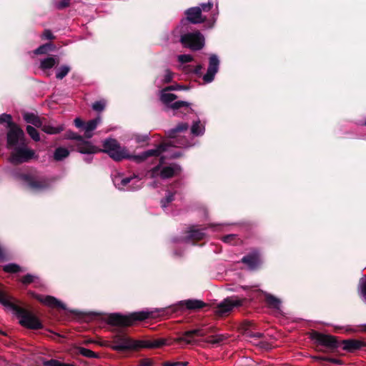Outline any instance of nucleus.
<instances>
[{
	"mask_svg": "<svg viewBox=\"0 0 366 366\" xmlns=\"http://www.w3.org/2000/svg\"><path fill=\"white\" fill-rule=\"evenodd\" d=\"M103 146L104 149H102V152L107 153L115 161H121L124 159L132 157L137 162H142L152 156H159L166 152L169 147V144H162L155 149L144 152L140 155L131 157L127 149L125 147H121L115 139H109L105 140Z\"/></svg>",
	"mask_w": 366,
	"mask_h": 366,
	"instance_id": "f257e3e1",
	"label": "nucleus"
},
{
	"mask_svg": "<svg viewBox=\"0 0 366 366\" xmlns=\"http://www.w3.org/2000/svg\"><path fill=\"white\" fill-rule=\"evenodd\" d=\"M0 302L15 310L20 317L19 322L21 325L30 329L36 330L41 327L39 320L32 314L21 308L15 307L9 300V297L0 290Z\"/></svg>",
	"mask_w": 366,
	"mask_h": 366,
	"instance_id": "f03ea898",
	"label": "nucleus"
},
{
	"mask_svg": "<svg viewBox=\"0 0 366 366\" xmlns=\"http://www.w3.org/2000/svg\"><path fill=\"white\" fill-rule=\"evenodd\" d=\"M164 158L160 159L159 165L153 167L147 174L150 178H156L160 177L162 179H169L178 176L182 171L181 167L177 164H171L169 165L161 166L163 163Z\"/></svg>",
	"mask_w": 366,
	"mask_h": 366,
	"instance_id": "7ed1b4c3",
	"label": "nucleus"
},
{
	"mask_svg": "<svg viewBox=\"0 0 366 366\" xmlns=\"http://www.w3.org/2000/svg\"><path fill=\"white\" fill-rule=\"evenodd\" d=\"M149 315L146 312L134 313L129 316L113 314L109 317V322L117 326H130L136 320L147 319Z\"/></svg>",
	"mask_w": 366,
	"mask_h": 366,
	"instance_id": "20e7f679",
	"label": "nucleus"
},
{
	"mask_svg": "<svg viewBox=\"0 0 366 366\" xmlns=\"http://www.w3.org/2000/svg\"><path fill=\"white\" fill-rule=\"evenodd\" d=\"M180 41L192 50H200L204 45V37L199 31H196L182 35Z\"/></svg>",
	"mask_w": 366,
	"mask_h": 366,
	"instance_id": "39448f33",
	"label": "nucleus"
},
{
	"mask_svg": "<svg viewBox=\"0 0 366 366\" xmlns=\"http://www.w3.org/2000/svg\"><path fill=\"white\" fill-rule=\"evenodd\" d=\"M37 158L38 156L36 154L34 150L23 145V147L16 148L12 152L10 161L14 164H20Z\"/></svg>",
	"mask_w": 366,
	"mask_h": 366,
	"instance_id": "423d86ee",
	"label": "nucleus"
},
{
	"mask_svg": "<svg viewBox=\"0 0 366 366\" xmlns=\"http://www.w3.org/2000/svg\"><path fill=\"white\" fill-rule=\"evenodd\" d=\"M7 147L9 148L24 145L25 135L24 131L17 124H11L7 132Z\"/></svg>",
	"mask_w": 366,
	"mask_h": 366,
	"instance_id": "0eeeda50",
	"label": "nucleus"
},
{
	"mask_svg": "<svg viewBox=\"0 0 366 366\" xmlns=\"http://www.w3.org/2000/svg\"><path fill=\"white\" fill-rule=\"evenodd\" d=\"M139 347L127 336H116L112 340L111 348L117 351H124Z\"/></svg>",
	"mask_w": 366,
	"mask_h": 366,
	"instance_id": "6e6552de",
	"label": "nucleus"
},
{
	"mask_svg": "<svg viewBox=\"0 0 366 366\" xmlns=\"http://www.w3.org/2000/svg\"><path fill=\"white\" fill-rule=\"evenodd\" d=\"M242 304V300L237 297L227 298L217 305L215 312L219 315H224L230 312L234 307L240 306Z\"/></svg>",
	"mask_w": 366,
	"mask_h": 366,
	"instance_id": "1a4fd4ad",
	"label": "nucleus"
},
{
	"mask_svg": "<svg viewBox=\"0 0 366 366\" xmlns=\"http://www.w3.org/2000/svg\"><path fill=\"white\" fill-rule=\"evenodd\" d=\"M311 337L313 340H317L320 344L328 347H336L337 340L334 336L329 335H324L317 332H313L311 334Z\"/></svg>",
	"mask_w": 366,
	"mask_h": 366,
	"instance_id": "9d476101",
	"label": "nucleus"
},
{
	"mask_svg": "<svg viewBox=\"0 0 366 366\" xmlns=\"http://www.w3.org/2000/svg\"><path fill=\"white\" fill-rule=\"evenodd\" d=\"M219 59L215 55H212L209 58V64L206 74L204 75L203 79L205 82H211L214 77V75L218 71Z\"/></svg>",
	"mask_w": 366,
	"mask_h": 366,
	"instance_id": "9b49d317",
	"label": "nucleus"
},
{
	"mask_svg": "<svg viewBox=\"0 0 366 366\" xmlns=\"http://www.w3.org/2000/svg\"><path fill=\"white\" fill-rule=\"evenodd\" d=\"M187 17L189 21L192 24H200L206 20V17L202 15L200 7H193L186 11Z\"/></svg>",
	"mask_w": 366,
	"mask_h": 366,
	"instance_id": "f8f14e48",
	"label": "nucleus"
},
{
	"mask_svg": "<svg viewBox=\"0 0 366 366\" xmlns=\"http://www.w3.org/2000/svg\"><path fill=\"white\" fill-rule=\"evenodd\" d=\"M79 142L76 144L77 150L82 154H95L102 152L101 149L94 146L89 142L84 141L81 137H79Z\"/></svg>",
	"mask_w": 366,
	"mask_h": 366,
	"instance_id": "ddd939ff",
	"label": "nucleus"
},
{
	"mask_svg": "<svg viewBox=\"0 0 366 366\" xmlns=\"http://www.w3.org/2000/svg\"><path fill=\"white\" fill-rule=\"evenodd\" d=\"M34 297L41 302L42 304L50 307H60L64 308L63 303L52 296H44L40 295H35Z\"/></svg>",
	"mask_w": 366,
	"mask_h": 366,
	"instance_id": "4468645a",
	"label": "nucleus"
},
{
	"mask_svg": "<svg viewBox=\"0 0 366 366\" xmlns=\"http://www.w3.org/2000/svg\"><path fill=\"white\" fill-rule=\"evenodd\" d=\"M342 345L343 350L350 352L355 351L366 345V344L363 341L355 339L343 340Z\"/></svg>",
	"mask_w": 366,
	"mask_h": 366,
	"instance_id": "2eb2a0df",
	"label": "nucleus"
},
{
	"mask_svg": "<svg viewBox=\"0 0 366 366\" xmlns=\"http://www.w3.org/2000/svg\"><path fill=\"white\" fill-rule=\"evenodd\" d=\"M242 262L247 264L250 269H254L259 264V253L253 251L242 259Z\"/></svg>",
	"mask_w": 366,
	"mask_h": 366,
	"instance_id": "dca6fc26",
	"label": "nucleus"
},
{
	"mask_svg": "<svg viewBox=\"0 0 366 366\" xmlns=\"http://www.w3.org/2000/svg\"><path fill=\"white\" fill-rule=\"evenodd\" d=\"M181 307H185L188 310H196L205 306V303L199 300H186L179 302Z\"/></svg>",
	"mask_w": 366,
	"mask_h": 366,
	"instance_id": "f3484780",
	"label": "nucleus"
},
{
	"mask_svg": "<svg viewBox=\"0 0 366 366\" xmlns=\"http://www.w3.org/2000/svg\"><path fill=\"white\" fill-rule=\"evenodd\" d=\"M28 184L34 189H41L48 186V182L45 179L29 178Z\"/></svg>",
	"mask_w": 366,
	"mask_h": 366,
	"instance_id": "a211bd4d",
	"label": "nucleus"
},
{
	"mask_svg": "<svg viewBox=\"0 0 366 366\" xmlns=\"http://www.w3.org/2000/svg\"><path fill=\"white\" fill-rule=\"evenodd\" d=\"M101 121H102L101 117H98L96 119L88 122L86 124V125L84 127V130H85V137L86 138L92 137V132L96 129V127L101 122Z\"/></svg>",
	"mask_w": 366,
	"mask_h": 366,
	"instance_id": "6ab92c4d",
	"label": "nucleus"
},
{
	"mask_svg": "<svg viewBox=\"0 0 366 366\" xmlns=\"http://www.w3.org/2000/svg\"><path fill=\"white\" fill-rule=\"evenodd\" d=\"M59 62V60L58 58H56L54 56H49V57H47V58H45V59L41 60L40 68L42 70L51 69L56 64H58Z\"/></svg>",
	"mask_w": 366,
	"mask_h": 366,
	"instance_id": "aec40b11",
	"label": "nucleus"
},
{
	"mask_svg": "<svg viewBox=\"0 0 366 366\" xmlns=\"http://www.w3.org/2000/svg\"><path fill=\"white\" fill-rule=\"evenodd\" d=\"M133 179H137L138 182L140 180L138 176L133 174L129 177H122L121 176H117L114 178V182L119 187L122 188L127 186Z\"/></svg>",
	"mask_w": 366,
	"mask_h": 366,
	"instance_id": "412c9836",
	"label": "nucleus"
},
{
	"mask_svg": "<svg viewBox=\"0 0 366 366\" xmlns=\"http://www.w3.org/2000/svg\"><path fill=\"white\" fill-rule=\"evenodd\" d=\"M24 119L27 123L31 124L36 127L42 126V122L40 118L34 114L26 113L24 115Z\"/></svg>",
	"mask_w": 366,
	"mask_h": 366,
	"instance_id": "4be33fe9",
	"label": "nucleus"
},
{
	"mask_svg": "<svg viewBox=\"0 0 366 366\" xmlns=\"http://www.w3.org/2000/svg\"><path fill=\"white\" fill-rule=\"evenodd\" d=\"M212 328H204V327H201V328H198V329H194V330H189V331H187V335H194V337H204L206 336L207 335H208L210 331H211Z\"/></svg>",
	"mask_w": 366,
	"mask_h": 366,
	"instance_id": "5701e85b",
	"label": "nucleus"
},
{
	"mask_svg": "<svg viewBox=\"0 0 366 366\" xmlns=\"http://www.w3.org/2000/svg\"><path fill=\"white\" fill-rule=\"evenodd\" d=\"M41 127L42 131H44L45 133L49 134H58L64 129L63 127L60 126V125L57 126V127H54V126H51L49 124H42V126Z\"/></svg>",
	"mask_w": 366,
	"mask_h": 366,
	"instance_id": "b1692460",
	"label": "nucleus"
},
{
	"mask_svg": "<svg viewBox=\"0 0 366 366\" xmlns=\"http://www.w3.org/2000/svg\"><path fill=\"white\" fill-rule=\"evenodd\" d=\"M188 129V124L186 123H181L178 124L175 128L171 129L168 132V135L171 138H174L177 137V133L187 131Z\"/></svg>",
	"mask_w": 366,
	"mask_h": 366,
	"instance_id": "393cba45",
	"label": "nucleus"
},
{
	"mask_svg": "<svg viewBox=\"0 0 366 366\" xmlns=\"http://www.w3.org/2000/svg\"><path fill=\"white\" fill-rule=\"evenodd\" d=\"M69 154V152L67 149L64 147H59L54 152V158L56 161H60L68 157Z\"/></svg>",
	"mask_w": 366,
	"mask_h": 366,
	"instance_id": "a878e982",
	"label": "nucleus"
},
{
	"mask_svg": "<svg viewBox=\"0 0 366 366\" xmlns=\"http://www.w3.org/2000/svg\"><path fill=\"white\" fill-rule=\"evenodd\" d=\"M177 98V97L175 94L167 93L165 90H162L160 95V99L164 104H169L175 100Z\"/></svg>",
	"mask_w": 366,
	"mask_h": 366,
	"instance_id": "bb28decb",
	"label": "nucleus"
},
{
	"mask_svg": "<svg viewBox=\"0 0 366 366\" xmlns=\"http://www.w3.org/2000/svg\"><path fill=\"white\" fill-rule=\"evenodd\" d=\"M204 236V234L195 227H192L189 230V237L192 239L199 240Z\"/></svg>",
	"mask_w": 366,
	"mask_h": 366,
	"instance_id": "cd10ccee",
	"label": "nucleus"
},
{
	"mask_svg": "<svg viewBox=\"0 0 366 366\" xmlns=\"http://www.w3.org/2000/svg\"><path fill=\"white\" fill-rule=\"evenodd\" d=\"M266 301L270 307L275 309H280L281 305V301L276 297L271 295H267Z\"/></svg>",
	"mask_w": 366,
	"mask_h": 366,
	"instance_id": "c85d7f7f",
	"label": "nucleus"
},
{
	"mask_svg": "<svg viewBox=\"0 0 366 366\" xmlns=\"http://www.w3.org/2000/svg\"><path fill=\"white\" fill-rule=\"evenodd\" d=\"M54 46L52 44H46L38 47L35 51L36 54H46L49 49H54Z\"/></svg>",
	"mask_w": 366,
	"mask_h": 366,
	"instance_id": "c756f323",
	"label": "nucleus"
},
{
	"mask_svg": "<svg viewBox=\"0 0 366 366\" xmlns=\"http://www.w3.org/2000/svg\"><path fill=\"white\" fill-rule=\"evenodd\" d=\"M222 240L226 243L238 244L242 242L236 234H228L222 237Z\"/></svg>",
	"mask_w": 366,
	"mask_h": 366,
	"instance_id": "7c9ffc66",
	"label": "nucleus"
},
{
	"mask_svg": "<svg viewBox=\"0 0 366 366\" xmlns=\"http://www.w3.org/2000/svg\"><path fill=\"white\" fill-rule=\"evenodd\" d=\"M204 128L199 122H194L191 129L192 133L194 135L202 134L204 132Z\"/></svg>",
	"mask_w": 366,
	"mask_h": 366,
	"instance_id": "2f4dec72",
	"label": "nucleus"
},
{
	"mask_svg": "<svg viewBox=\"0 0 366 366\" xmlns=\"http://www.w3.org/2000/svg\"><path fill=\"white\" fill-rule=\"evenodd\" d=\"M4 270L9 273H16L21 271L20 266L16 264H8L4 266Z\"/></svg>",
	"mask_w": 366,
	"mask_h": 366,
	"instance_id": "473e14b6",
	"label": "nucleus"
},
{
	"mask_svg": "<svg viewBox=\"0 0 366 366\" xmlns=\"http://www.w3.org/2000/svg\"><path fill=\"white\" fill-rule=\"evenodd\" d=\"M70 71V67L68 66H61L56 74V77L59 79H62Z\"/></svg>",
	"mask_w": 366,
	"mask_h": 366,
	"instance_id": "72a5a7b5",
	"label": "nucleus"
},
{
	"mask_svg": "<svg viewBox=\"0 0 366 366\" xmlns=\"http://www.w3.org/2000/svg\"><path fill=\"white\" fill-rule=\"evenodd\" d=\"M164 344V340H154L152 342H149L143 345H141V347L158 348V347H160Z\"/></svg>",
	"mask_w": 366,
	"mask_h": 366,
	"instance_id": "f704fd0d",
	"label": "nucleus"
},
{
	"mask_svg": "<svg viewBox=\"0 0 366 366\" xmlns=\"http://www.w3.org/2000/svg\"><path fill=\"white\" fill-rule=\"evenodd\" d=\"M26 132L34 141L39 142L40 140V137L37 130L33 127L28 126L26 127Z\"/></svg>",
	"mask_w": 366,
	"mask_h": 366,
	"instance_id": "c9c22d12",
	"label": "nucleus"
},
{
	"mask_svg": "<svg viewBox=\"0 0 366 366\" xmlns=\"http://www.w3.org/2000/svg\"><path fill=\"white\" fill-rule=\"evenodd\" d=\"M106 104L105 100L97 101L92 104V109L96 112H100L104 109Z\"/></svg>",
	"mask_w": 366,
	"mask_h": 366,
	"instance_id": "e433bc0d",
	"label": "nucleus"
},
{
	"mask_svg": "<svg viewBox=\"0 0 366 366\" xmlns=\"http://www.w3.org/2000/svg\"><path fill=\"white\" fill-rule=\"evenodd\" d=\"M224 340V337L222 335H213L209 337L207 340H205L206 342L214 345L221 342Z\"/></svg>",
	"mask_w": 366,
	"mask_h": 366,
	"instance_id": "4c0bfd02",
	"label": "nucleus"
},
{
	"mask_svg": "<svg viewBox=\"0 0 366 366\" xmlns=\"http://www.w3.org/2000/svg\"><path fill=\"white\" fill-rule=\"evenodd\" d=\"M0 122H6L8 128L11 127V124H16L11 121V116L10 114H3L0 116Z\"/></svg>",
	"mask_w": 366,
	"mask_h": 366,
	"instance_id": "58836bf2",
	"label": "nucleus"
},
{
	"mask_svg": "<svg viewBox=\"0 0 366 366\" xmlns=\"http://www.w3.org/2000/svg\"><path fill=\"white\" fill-rule=\"evenodd\" d=\"M36 278H37L36 276L31 274H26L25 276L22 277L21 282L25 285L30 284V283L34 282V280Z\"/></svg>",
	"mask_w": 366,
	"mask_h": 366,
	"instance_id": "ea45409f",
	"label": "nucleus"
},
{
	"mask_svg": "<svg viewBox=\"0 0 366 366\" xmlns=\"http://www.w3.org/2000/svg\"><path fill=\"white\" fill-rule=\"evenodd\" d=\"M173 78V73L169 70L166 69L164 70V74L163 76V81L164 83H169L172 81Z\"/></svg>",
	"mask_w": 366,
	"mask_h": 366,
	"instance_id": "a19ab883",
	"label": "nucleus"
},
{
	"mask_svg": "<svg viewBox=\"0 0 366 366\" xmlns=\"http://www.w3.org/2000/svg\"><path fill=\"white\" fill-rule=\"evenodd\" d=\"M189 103L187 102H184V101H178V102H176L174 103H173L170 107L173 109H178L181 107H189Z\"/></svg>",
	"mask_w": 366,
	"mask_h": 366,
	"instance_id": "79ce46f5",
	"label": "nucleus"
},
{
	"mask_svg": "<svg viewBox=\"0 0 366 366\" xmlns=\"http://www.w3.org/2000/svg\"><path fill=\"white\" fill-rule=\"evenodd\" d=\"M194 335H187V332H185L182 337H180L178 340L179 342H185L188 344L192 343L193 341Z\"/></svg>",
	"mask_w": 366,
	"mask_h": 366,
	"instance_id": "37998d69",
	"label": "nucleus"
},
{
	"mask_svg": "<svg viewBox=\"0 0 366 366\" xmlns=\"http://www.w3.org/2000/svg\"><path fill=\"white\" fill-rule=\"evenodd\" d=\"M192 56L189 54H182L178 56V60L181 63H187L192 61Z\"/></svg>",
	"mask_w": 366,
	"mask_h": 366,
	"instance_id": "c03bdc74",
	"label": "nucleus"
},
{
	"mask_svg": "<svg viewBox=\"0 0 366 366\" xmlns=\"http://www.w3.org/2000/svg\"><path fill=\"white\" fill-rule=\"evenodd\" d=\"M187 362H164L163 366H187Z\"/></svg>",
	"mask_w": 366,
	"mask_h": 366,
	"instance_id": "a18cd8bd",
	"label": "nucleus"
},
{
	"mask_svg": "<svg viewBox=\"0 0 366 366\" xmlns=\"http://www.w3.org/2000/svg\"><path fill=\"white\" fill-rule=\"evenodd\" d=\"M80 353L84 356L89 357H92L95 356V354L93 351L86 348H81Z\"/></svg>",
	"mask_w": 366,
	"mask_h": 366,
	"instance_id": "49530a36",
	"label": "nucleus"
},
{
	"mask_svg": "<svg viewBox=\"0 0 366 366\" xmlns=\"http://www.w3.org/2000/svg\"><path fill=\"white\" fill-rule=\"evenodd\" d=\"M69 0H61L59 2L56 3V6L59 9H64L65 7L69 6Z\"/></svg>",
	"mask_w": 366,
	"mask_h": 366,
	"instance_id": "de8ad7c7",
	"label": "nucleus"
},
{
	"mask_svg": "<svg viewBox=\"0 0 366 366\" xmlns=\"http://www.w3.org/2000/svg\"><path fill=\"white\" fill-rule=\"evenodd\" d=\"M42 38H44L45 39L52 40V39H54L55 37L50 30L46 29L44 31V32L42 34Z\"/></svg>",
	"mask_w": 366,
	"mask_h": 366,
	"instance_id": "09e8293b",
	"label": "nucleus"
},
{
	"mask_svg": "<svg viewBox=\"0 0 366 366\" xmlns=\"http://www.w3.org/2000/svg\"><path fill=\"white\" fill-rule=\"evenodd\" d=\"M44 364L46 365H49V366H61V362H59V361L55 360H51L49 361H47Z\"/></svg>",
	"mask_w": 366,
	"mask_h": 366,
	"instance_id": "8fccbe9b",
	"label": "nucleus"
},
{
	"mask_svg": "<svg viewBox=\"0 0 366 366\" xmlns=\"http://www.w3.org/2000/svg\"><path fill=\"white\" fill-rule=\"evenodd\" d=\"M152 361L150 359H143L140 361L141 366H151Z\"/></svg>",
	"mask_w": 366,
	"mask_h": 366,
	"instance_id": "3c124183",
	"label": "nucleus"
},
{
	"mask_svg": "<svg viewBox=\"0 0 366 366\" xmlns=\"http://www.w3.org/2000/svg\"><path fill=\"white\" fill-rule=\"evenodd\" d=\"M212 7V4L208 3V4H203L201 5V9L203 11H209Z\"/></svg>",
	"mask_w": 366,
	"mask_h": 366,
	"instance_id": "603ef678",
	"label": "nucleus"
},
{
	"mask_svg": "<svg viewBox=\"0 0 366 366\" xmlns=\"http://www.w3.org/2000/svg\"><path fill=\"white\" fill-rule=\"evenodd\" d=\"M74 124L76 127H81L84 126V122L80 118L74 119Z\"/></svg>",
	"mask_w": 366,
	"mask_h": 366,
	"instance_id": "864d4df0",
	"label": "nucleus"
},
{
	"mask_svg": "<svg viewBox=\"0 0 366 366\" xmlns=\"http://www.w3.org/2000/svg\"><path fill=\"white\" fill-rule=\"evenodd\" d=\"M361 293L365 297H366V282L362 287Z\"/></svg>",
	"mask_w": 366,
	"mask_h": 366,
	"instance_id": "5fc2aeb1",
	"label": "nucleus"
},
{
	"mask_svg": "<svg viewBox=\"0 0 366 366\" xmlns=\"http://www.w3.org/2000/svg\"><path fill=\"white\" fill-rule=\"evenodd\" d=\"M79 136L78 135H76V134H72L69 137L71 139H76L78 142H79Z\"/></svg>",
	"mask_w": 366,
	"mask_h": 366,
	"instance_id": "6e6d98bb",
	"label": "nucleus"
},
{
	"mask_svg": "<svg viewBox=\"0 0 366 366\" xmlns=\"http://www.w3.org/2000/svg\"><path fill=\"white\" fill-rule=\"evenodd\" d=\"M173 200V194H169L167 197V202H170Z\"/></svg>",
	"mask_w": 366,
	"mask_h": 366,
	"instance_id": "4d7b16f0",
	"label": "nucleus"
},
{
	"mask_svg": "<svg viewBox=\"0 0 366 366\" xmlns=\"http://www.w3.org/2000/svg\"><path fill=\"white\" fill-rule=\"evenodd\" d=\"M327 360L336 364L340 363V361L335 359H327Z\"/></svg>",
	"mask_w": 366,
	"mask_h": 366,
	"instance_id": "13d9d810",
	"label": "nucleus"
},
{
	"mask_svg": "<svg viewBox=\"0 0 366 366\" xmlns=\"http://www.w3.org/2000/svg\"><path fill=\"white\" fill-rule=\"evenodd\" d=\"M172 89H174V88L173 86H168V87L165 88L164 90L167 92L169 90H172Z\"/></svg>",
	"mask_w": 366,
	"mask_h": 366,
	"instance_id": "bf43d9fd",
	"label": "nucleus"
},
{
	"mask_svg": "<svg viewBox=\"0 0 366 366\" xmlns=\"http://www.w3.org/2000/svg\"><path fill=\"white\" fill-rule=\"evenodd\" d=\"M362 330V332H366V325H363V326L362 327V330Z\"/></svg>",
	"mask_w": 366,
	"mask_h": 366,
	"instance_id": "052dcab7",
	"label": "nucleus"
},
{
	"mask_svg": "<svg viewBox=\"0 0 366 366\" xmlns=\"http://www.w3.org/2000/svg\"><path fill=\"white\" fill-rule=\"evenodd\" d=\"M262 333H259V332L254 335V337H262Z\"/></svg>",
	"mask_w": 366,
	"mask_h": 366,
	"instance_id": "680f3d73",
	"label": "nucleus"
},
{
	"mask_svg": "<svg viewBox=\"0 0 366 366\" xmlns=\"http://www.w3.org/2000/svg\"><path fill=\"white\" fill-rule=\"evenodd\" d=\"M3 257V252L1 247H0V258Z\"/></svg>",
	"mask_w": 366,
	"mask_h": 366,
	"instance_id": "e2e57ef3",
	"label": "nucleus"
},
{
	"mask_svg": "<svg viewBox=\"0 0 366 366\" xmlns=\"http://www.w3.org/2000/svg\"><path fill=\"white\" fill-rule=\"evenodd\" d=\"M61 366H74L72 365H69V364H62L61 365Z\"/></svg>",
	"mask_w": 366,
	"mask_h": 366,
	"instance_id": "0e129e2a",
	"label": "nucleus"
},
{
	"mask_svg": "<svg viewBox=\"0 0 366 366\" xmlns=\"http://www.w3.org/2000/svg\"><path fill=\"white\" fill-rule=\"evenodd\" d=\"M362 126H365L366 127V119L365 121L362 124Z\"/></svg>",
	"mask_w": 366,
	"mask_h": 366,
	"instance_id": "69168bd1",
	"label": "nucleus"
},
{
	"mask_svg": "<svg viewBox=\"0 0 366 366\" xmlns=\"http://www.w3.org/2000/svg\"><path fill=\"white\" fill-rule=\"evenodd\" d=\"M179 156V155L174 154V155H173L172 157L175 158V157H178Z\"/></svg>",
	"mask_w": 366,
	"mask_h": 366,
	"instance_id": "338daca9",
	"label": "nucleus"
},
{
	"mask_svg": "<svg viewBox=\"0 0 366 366\" xmlns=\"http://www.w3.org/2000/svg\"><path fill=\"white\" fill-rule=\"evenodd\" d=\"M321 359L323 360H327V358H324V357H322Z\"/></svg>",
	"mask_w": 366,
	"mask_h": 366,
	"instance_id": "774afa93",
	"label": "nucleus"
}]
</instances>
